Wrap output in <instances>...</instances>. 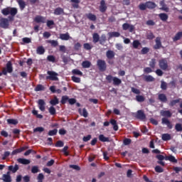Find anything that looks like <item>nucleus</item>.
Instances as JSON below:
<instances>
[{
    "mask_svg": "<svg viewBox=\"0 0 182 182\" xmlns=\"http://www.w3.org/2000/svg\"><path fill=\"white\" fill-rule=\"evenodd\" d=\"M177 103H180V99L173 100L169 102V106H171V107H173V106H176V105H177Z\"/></svg>",
    "mask_w": 182,
    "mask_h": 182,
    "instance_id": "obj_53",
    "label": "nucleus"
},
{
    "mask_svg": "<svg viewBox=\"0 0 182 182\" xmlns=\"http://www.w3.org/2000/svg\"><path fill=\"white\" fill-rule=\"evenodd\" d=\"M138 8L140 11H146L147 9L146 3H140Z\"/></svg>",
    "mask_w": 182,
    "mask_h": 182,
    "instance_id": "obj_42",
    "label": "nucleus"
},
{
    "mask_svg": "<svg viewBox=\"0 0 182 182\" xmlns=\"http://www.w3.org/2000/svg\"><path fill=\"white\" fill-rule=\"evenodd\" d=\"M7 123L8 124H14V126H16V124H18V119H8Z\"/></svg>",
    "mask_w": 182,
    "mask_h": 182,
    "instance_id": "obj_45",
    "label": "nucleus"
},
{
    "mask_svg": "<svg viewBox=\"0 0 182 182\" xmlns=\"http://www.w3.org/2000/svg\"><path fill=\"white\" fill-rule=\"evenodd\" d=\"M55 146L56 147H63V146H65V143L62 141H58Z\"/></svg>",
    "mask_w": 182,
    "mask_h": 182,
    "instance_id": "obj_64",
    "label": "nucleus"
},
{
    "mask_svg": "<svg viewBox=\"0 0 182 182\" xmlns=\"http://www.w3.org/2000/svg\"><path fill=\"white\" fill-rule=\"evenodd\" d=\"M16 1L19 5L21 11H23L24 8L26 6V3H25L23 0H16Z\"/></svg>",
    "mask_w": 182,
    "mask_h": 182,
    "instance_id": "obj_33",
    "label": "nucleus"
},
{
    "mask_svg": "<svg viewBox=\"0 0 182 182\" xmlns=\"http://www.w3.org/2000/svg\"><path fill=\"white\" fill-rule=\"evenodd\" d=\"M17 161L18 163H20V164H31V161L29 159L19 158L17 159Z\"/></svg>",
    "mask_w": 182,
    "mask_h": 182,
    "instance_id": "obj_26",
    "label": "nucleus"
},
{
    "mask_svg": "<svg viewBox=\"0 0 182 182\" xmlns=\"http://www.w3.org/2000/svg\"><path fill=\"white\" fill-rule=\"evenodd\" d=\"M34 21L36 23H45V22H46V18L42 16H36Z\"/></svg>",
    "mask_w": 182,
    "mask_h": 182,
    "instance_id": "obj_15",
    "label": "nucleus"
},
{
    "mask_svg": "<svg viewBox=\"0 0 182 182\" xmlns=\"http://www.w3.org/2000/svg\"><path fill=\"white\" fill-rule=\"evenodd\" d=\"M146 9H154L157 7V4L153 1H146Z\"/></svg>",
    "mask_w": 182,
    "mask_h": 182,
    "instance_id": "obj_22",
    "label": "nucleus"
},
{
    "mask_svg": "<svg viewBox=\"0 0 182 182\" xmlns=\"http://www.w3.org/2000/svg\"><path fill=\"white\" fill-rule=\"evenodd\" d=\"M85 16L87 17V19H89V21H92V22H95V21L97 19L96 15L92 13L85 14Z\"/></svg>",
    "mask_w": 182,
    "mask_h": 182,
    "instance_id": "obj_18",
    "label": "nucleus"
},
{
    "mask_svg": "<svg viewBox=\"0 0 182 182\" xmlns=\"http://www.w3.org/2000/svg\"><path fill=\"white\" fill-rule=\"evenodd\" d=\"M48 76L46 77V80H53V81H58L59 80V78L58 76L59 75L55 71H47Z\"/></svg>",
    "mask_w": 182,
    "mask_h": 182,
    "instance_id": "obj_4",
    "label": "nucleus"
},
{
    "mask_svg": "<svg viewBox=\"0 0 182 182\" xmlns=\"http://www.w3.org/2000/svg\"><path fill=\"white\" fill-rule=\"evenodd\" d=\"M159 5L160 6H161V8L159 9L161 11H164V12H168L170 11V9L167 7V5L164 2V0L161 1L159 2Z\"/></svg>",
    "mask_w": 182,
    "mask_h": 182,
    "instance_id": "obj_14",
    "label": "nucleus"
},
{
    "mask_svg": "<svg viewBox=\"0 0 182 182\" xmlns=\"http://www.w3.org/2000/svg\"><path fill=\"white\" fill-rule=\"evenodd\" d=\"M97 66L100 72H106V70L107 69V65L106 64V61H105V60H97Z\"/></svg>",
    "mask_w": 182,
    "mask_h": 182,
    "instance_id": "obj_5",
    "label": "nucleus"
},
{
    "mask_svg": "<svg viewBox=\"0 0 182 182\" xmlns=\"http://www.w3.org/2000/svg\"><path fill=\"white\" fill-rule=\"evenodd\" d=\"M136 119H138V120H146V114H144V112L141 109H139L136 112V114H135Z\"/></svg>",
    "mask_w": 182,
    "mask_h": 182,
    "instance_id": "obj_9",
    "label": "nucleus"
},
{
    "mask_svg": "<svg viewBox=\"0 0 182 182\" xmlns=\"http://www.w3.org/2000/svg\"><path fill=\"white\" fill-rule=\"evenodd\" d=\"M48 112L51 116H55V114H56V109H55L53 106L50 107Z\"/></svg>",
    "mask_w": 182,
    "mask_h": 182,
    "instance_id": "obj_50",
    "label": "nucleus"
},
{
    "mask_svg": "<svg viewBox=\"0 0 182 182\" xmlns=\"http://www.w3.org/2000/svg\"><path fill=\"white\" fill-rule=\"evenodd\" d=\"M18 14V9L15 7H10V12L9 14L12 16H15Z\"/></svg>",
    "mask_w": 182,
    "mask_h": 182,
    "instance_id": "obj_39",
    "label": "nucleus"
},
{
    "mask_svg": "<svg viewBox=\"0 0 182 182\" xmlns=\"http://www.w3.org/2000/svg\"><path fill=\"white\" fill-rule=\"evenodd\" d=\"M0 28L8 29L9 28V20L6 18H1L0 19Z\"/></svg>",
    "mask_w": 182,
    "mask_h": 182,
    "instance_id": "obj_8",
    "label": "nucleus"
},
{
    "mask_svg": "<svg viewBox=\"0 0 182 182\" xmlns=\"http://www.w3.org/2000/svg\"><path fill=\"white\" fill-rule=\"evenodd\" d=\"M158 99L162 103H166L167 102V97L164 94H159L158 95Z\"/></svg>",
    "mask_w": 182,
    "mask_h": 182,
    "instance_id": "obj_31",
    "label": "nucleus"
},
{
    "mask_svg": "<svg viewBox=\"0 0 182 182\" xmlns=\"http://www.w3.org/2000/svg\"><path fill=\"white\" fill-rule=\"evenodd\" d=\"M71 5L74 9H77L79 8V4H80V0H70Z\"/></svg>",
    "mask_w": 182,
    "mask_h": 182,
    "instance_id": "obj_25",
    "label": "nucleus"
},
{
    "mask_svg": "<svg viewBox=\"0 0 182 182\" xmlns=\"http://www.w3.org/2000/svg\"><path fill=\"white\" fill-rule=\"evenodd\" d=\"M73 75H76L77 76H83V73L78 69H74L72 70Z\"/></svg>",
    "mask_w": 182,
    "mask_h": 182,
    "instance_id": "obj_43",
    "label": "nucleus"
},
{
    "mask_svg": "<svg viewBox=\"0 0 182 182\" xmlns=\"http://www.w3.org/2000/svg\"><path fill=\"white\" fill-rule=\"evenodd\" d=\"M12 72H14V67H12V62L9 61L6 65V68H4L2 72H0V76H1L2 75H4V76H6L8 73H12Z\"/></svg>",
    "mask_w": 182,
    "mask_h": 182,
    "instance_id": "obj_3",
    "label": "nucleus"
},
{
    "mask_svg": "<svg viewBox=\"0 0 182 182\" xmlns=\"http://www.w3.org/2000/svg\"><path fill=\"white\" fill-rule=\"evenodd\" d=\"M110 124L113 126L114 132H117V130H119V125H117V121H116V119H112L109 122L107 121L105 122L103 124L105 127H107Z\"/></svg>",
    "mask_w": 182,
    "mask_h": 182,
    "instance_id": "obj_7",
    "label": "nucleus"
},
{
    "mask_svg": "<svg viewBox=\"0 0 182 182\" xmlns=\"http://www.w3.org/2000/svg\"><path fill=\"white\" fill-rule=\"evenodd\" d=\"M50 104L52 106H56V105H59V99H58V97H54V98L50 101Z\"/></svg>",
    "mask_w": 182,
    "mask_h": 182,
    "instance_id": "obj_38",
    "label": "nucleus"
},
{
    "mask_svg": "<svg viewBox=\"0 0 182 182\" xmlns=\"http://www.w3.org/2000/svg\"><path fill=\"white\" fill-rule=\"evenodd\" d=\"M31 173L33 174H36V173H39V167L38 166H34L31 168Z\"/></svg>",
    "mask_w": 182,
    "mask_h": 182,
    "instance_id": "obj_56",
    "label": "nucleus"
},
{
    "mask_svg": "<svg viewBox=\"0 0 182 182\" xmlns=\"http://www.w3.org/2000/svg\"><path fill=\"white\" fill-rule=\"evenodd\" d=\"M162 140H164V141H168V140H171V135H170V134H162Z\"/></svg>",
    "mask_w": 182,
    "mask_h": 182,
    "instance_id": "obj_41",
    "label": "nucleus"
},
{
    "mask_svg": "<svg viewBox=\"0 0 182 182\" xmlns=\"http://www.w3.org/2000/svg\"><path fill=\"white\" fill-rule=\"evenodd\" d=\"M82 66L84 69H88V68H90V66H92V63L88 60L83 61L82 63Z\"/></svg>",
    "mask_w": 182,
    "mask_h": 182,
    "instance_id": "obj_34",
    "label": "nucleus"
},
{
    "mask_svg": "<svg viewBox=\"0 0 182 182\" xmlns=\"http://www.w3.org/2000/svg\"><path fill=\"white\" fill-rule=\"evenodd\" d=\"M149 68H151V69H155L156 68V65H157V60H156V58H152L150 61H149Z\"/></svg>",
    "mask_w": 182,
    "mask_h": 182,
    "instance_id": "obj_32",
    "label": "nucleus"
},
{
    "mask_svg": "<svg viewBox=\"0 0 182 182\" xmlns=\"http://www.w3.org/2000/svg\"><path fill=\"white\" fill-rule=\"evenodd\" d=\"M11 7H7L5 9H3L1 10V14L4 15V16H7V15H9Z\"/></svg>",
    "mask_w": 182,
    "mask_h": 182,
    "instance_id": "obj_46",
    "label": "nucleus"
},
{
    "mask_svg": "<svg viewBox=\"0 0 182 182\" xmlns=\"http://www.w3.org/2000/svg\"><path fill=\"white\" fill-rule=\"evenodd\" d=\"M107 41L106 35L102 34L101 36H99V33H95L92 34V42L93 43H97V42L100 43V45H105V42Z\"/></svg>",
    "mask_w": 182,
    "mask_h": 182,
    "instance_id": "obj_1",
    "label": "nucleus"
},
{
    "mask_svg": "<svg viewBox=\"0 0 182 182\" xmlns=\"http://www.w3.org/2000/svg\"><path fill=\"white\" fill-rule=\"evenodd\" d=\"M140 45V41H139L138 40H134L132 43V46L134 49H138Z\"/></svg>",
    "mask_w": 182,
    "mask_h": 182,
    "instance_id": "obj_48",
    "label": "nucleus"
},
{
    "mask_svg": "<svg viewBox=\"0 0 182 182\" xmlns=\"http://www.w3.org/2000/svg\"><path fill=\"white\" fill-rule=\"evenodd\" d=\"M155 42H156V45L154 46V49H155L156 50L157 49H160V48H161L162 46L161 38L160 37H156Z\"/></svg>",
    "mask_w": 182,
    "mask_h": 182,
    "instance_id": "obj_16",
    "label": "nucleus"
},
{
    "mask_svg": "<svg viewBox=\"0 0 182 182\" xmlns=\"http://www.w3.org/2000/svg\"><path fill=\"white\" fill-rule=\"evenodd\" d=\"M9 171H12L13 173H16V171H18V170H19V166L18 164H15V166H9Z\"/></svg>",
    "mask_w": 182,
    "mask_h": 182,
    "instance_id": "obj_27",
    "label": "nucleus"
},
{
    "mask_svg": "<svg viewBox=\"0 0 182 182\" xmlns=\"http://www.w3.org/2000/svg\"><path fill=\"white\" fill-rule=\"evenodd\" d=\"M161 89H162V90H167V82L161 81Z\"/></svg>",
    "mask_w": 182,
    "mask_h": 182,
    "instance_id": "obj_57",
    "label": "nucleus"
},
{
    "mask_svg": "<svg viewBox=\"0 0 182 182\" xmlns=\"http://www.w3.org/2000/svg\"><path fill=\"white\" fill-rule=\"evenodd\" d=\"M46 50H45V48H43V46H40L37 48L36 49V53L37 55H43V53H45Z\"/></svg>",
    "mask_w": 182,
    "mask_h": 182,
    "instance_id": "obj_30",
    "label": "nucleus"
},
{
    "mask_svg": "<svg viewBox=\"0 0 182 182\" xmlns=\"http://www.w3.org/2000/svg\"><path fill=\"white\" fill-rule=\"evenodd\" d=\"M47 43H50L51 46H53V48H56V46L59 45L58 41L55 40H48L47 41Z\"/></svg>",
    "mask_w": 182,
    "mask_h": 182,
    "instance_id": "obj_40",
    "label": "nucleus"
},
{
    "mask_svg": "<svg viewBox=\"0 0 182 182\" xmlns=\"http://www.w3.org/2000/svg\"><path fill=\"white\" fill-rule=\"evenodd\" d=\"M100 11L102 14H105L107 11V6H106V1L105 0H101L100 1Z\"/></svg>",
    "mask_w": 182,
    "mask_h": 182,
    "instance_id": "obj_12",
    "label": "nucleus"
},
{
    "mask_svg": "<svg viewBox=\"0 0 182 182\" xmlns=\"http://www.w3.org/2000/svg\"><path fill=\"white\" fill-rule=\"evenodd\" d=\"M47 60H48V62H52L53 63H55L56 58H55L53 55H48Z\"/></svg>",
    "mask_w": 182,
    "mask_h": 182,
    "instance_id": "obj_62",
    "label": "nucleus"
},
{
    "mask_svg": "<svg viewBox=\"0 0 182 182\" xmlns=\"http://www.w3.org/2000/svg\"><path fill=\"white\" fill-rule=\"evenodd\" d=\"M32 113L34 116H36L37 117V119H43V115H42L41 114H38V110L33 109L32 111Z\"/></svg>",
    "mask_w": 182,
    "mask_h": 182,
    "instance_id": "obj_49",
    "label": "nucleus"
},
{
    "mask_svg": "<svg viewBox=\"0 0 182 182\" xmlns=\"http://www.w3.org/2000/svg\"><path fill=\"white\" fill-rule=\"evenodd\" d=\"M155 171L156 173H163L164 171V169H163V168H161V166H156L155 167Z\"/></svg>",
    "mask_w": 182,
    "mask_h": 182,
    "instance_id": "obj_63",
    "label": "nucleus"
},
{
    "mask_svg": "<svg viewBox=\"0 0 182 182\" xmlns=\"http://www.w3.org/2000/svg\"><path fill=\"white\" fill-rule=\"evenodd\" d=\"M27 149H28V146H23L20 149H15L11 152V156H15L18 153H22V151H25V150H26Z\"/></svg>",
    "mask_w": 182,
    "mask_h": 182,
    "instance_id": "obj_20",
    "label": "nucleus"
},
{
    "mask_svg": "<svg viewBox=\"0 0 182 182\" xmlns=\"http://www.w3.org/2000/svg\"><path fill=\"white\" fill-rule=\"evenodd\" d=\"M38 104L39 109L41 112H45V109H46L45 106H46V102H45L43 100H38Z\"/></svg>",
    "mask_w": 182,
    "mask_h": 182,
    "instance_id": "obj_13",
    "label": "nucleus"
},
{
    "mask_svg": "<svg viewBox=\"0 0 182 182\" xmlns=\"http://www.w3.org/2000/svg\"><path fill=\"white\" fill-rule=\"evenodd\" d=\"M131 91L132 93H134V95H140V90L135 88L134 87H131Z\"/></svg>",
    "mask_w": 182,
    "mask_h": 182,
    "instance_id": "obj_58",
    "label": "nucleus"
},
{
    "mask_svg": "<svg viewBox=\"0 0 182 182\" xmlns=\"http://www.w3.org/2000/svg\"><path fill=\"white\" fill-rule=\"evenodd\" d=\"M159 18L161 21H163V22H166L167 19H168V15L166 13H161L159 14Z\"/></svg>",
    "mask_w": 182,
    "mask_h": 182,
    "instance_id": "obj_28",
    "label": "nucleus"
},
{
    "mask_svg": "<svg viewBox=\"0 0 182 182\" xmlns=\"http://www.w3.org/2000/svg\"><path fill=\"white\" fill-rule=\"evenodd\" d=\"M70 38V35H69V33L60 34V39H61V41H69Z\"/></svg>",
    "mask_w": 182,
    "mask_h": 182,
    "instance_id": "obj_23",
    "label": "nucleus"
},
{
    "mask_svg": "<svg viewBox=\"0 0 182 182\" xmlns=\"http://www.w3.org/2000/svg\"><path fill=\"white\" fill-rule=\"evenodd\" d=\"M71 80L75 83H80V77H76V76H72Z\"/></svg>",
    "mask_w": 182,
    "mask_h": 182,
    "instance_id": "obj_60",
    "label": "nucleus"
},
{
    "mask_svg": "<svg viewBox=\"0 0 182 182\" xmlns=\"http://www.w3.org/2000/svg\"><path fill=\"white\" fill-rule=\"evenodd\" d=\"M161 114L164 117H171V116H173V114L171 113V112H170V110H161Z\"/></svg>",
    "mask_w": 182,
    "mask_h": 182,
    "instance_id": "obj_24",
    "label": "nucleus"
},
{
    "mask_svg": "<svg viewBox=\"0 0 182 182\" xmlns=\"http://www.w3.org/2000/svg\"><path fill=\"white\" fill-rule=\"evenodd\" d=\"M99 140L100 141H102V143H105L106 141L107 142L110 141V140L109 139V137H106L103 134L99 135Z\"/></svg>",
    "mask_w": 182,
    "mask_h": 182,
    "instance_id": "obj_35",
    "label": "nucleus"
},
{
    "mask_svg": "<svg viewBox=\"0 0 182 182\" xmlns=\"http://www.w3.org/2000/svg\"><path fill=\"white\" fill-rule=\"evenodd\" d=\"M83 48L85 49V50H90L93 46H92L89 43H85L83 44Z\"/></svg>",
    "mask_w": 182,
    "mask_h": 182,
    "instance_id": "obj_52",
    "label": "nucleus"
},
{
    "mask_svg": "<svg viewBox=\"0 0 182 182\" xmlns=\"http://www.w3.org/2000/svg\"><path fill=\"white\" fill-rule=\"evenodd\" d=\"M161 124H166L168 127V129H173V124H171V122L168 120L167 118L164 117L161 119Z\"/></svg>",
    "mask_w": 182,
    "mask_h": 182,
    "instance_id": "obj_11",
    "label": "nucleus"
},
{
    "mask_svg": "<svg viewBox=\"0 0 182 182\" xmlns=\"http://www.w3.org/2000/svg\"><path fill=\"white\" fill-rule=\"evenodd\" d=\"M116 53H114V51L112 50H109L106 52V56L108 59V60H112V59L114 58Z\"/></svg>",
    "mask_w": 182,
    "mask_h": 182,
    "instance_id": "obj_17",
    "label": "nucleus"
},
{
    "mask_svg": "<svg viewBox=\"0 0 182 182\" xmlns=\"http://www.w3.org/2000/svg\"><path fill=\"white\" fill-rule=\"evenodd\" d=\"M159 66L161 70H168V61L167 58H161L159 60Z\"/></svg>",
    "mask_w": 182,
    "mask_h": 182,
    "instance_id": "obj_6",
    "label": "nucleus"
},
{
    "mask_svg": "<svg viewBox=\"0 0 182 182\" xmlns=\"http://www.w3.org/2000/svg\"><path fill=\"white\" fill-rule=\"evenodd\" d=\"M44 178L45 176H43V173H39L37 177L38 182H43Z\"/></svg>",
    "mask_w": 182,
    "mask_h": 182,
    "instance_id": "obj_61",
    "label": "nucleus"
},
{
    "mask_svg": "<svg viewBox=\"0 0 182 182\" xmlns=\"http://www.w3.org/2000/svg\"><path fill=\"white\" fill-rule=\"evenodd\" d=\"M33 132L34 133H36V132H39V133H42V132H45V128L42 127H38L36 128H35L33 129Z\"/></svg>",
    "mask_w": 182,
    "mask_h": 182,
    "instance_id": "obj_54",
    "label": "nucleus"
},
{
    "mask_svg": "<svg viewBox=\"0 0 182 182\" xmlns=\"http://www.w3.org/2000/svg\"><path fill=\"white\" fill-rule=\"evenodd\" d=\"M122 29H123V31H127V30H129V32L132 33V32L134 31L135 27H134V25L129 24L128 23H124L122 25Z\"/></svg>",
    "mask_w": 182,
    "mask_h": 182,
    "instance_id": "obj_10",
    "label": "nucleus"
},
{
    "mask_svg": "<svg viewBox=\"0 0 182 182\" xmlns=\"http://www.w3.org/2000/svg\"><path fill=\"white\" fill-rule=\"evenodd\" d=\"M68 101L69 102V97H68V96H66V95H64V96H63L62 98H61L60 103H61V105H65V103H66Z\"/></svg>",
    "mask_w": 182,
    "mask_h": 182,
    "instance_id": "obj_51",
    "label": "nucleus"
},
{
    "mask_svg": "<svg viewBox=\"0 0 182 182\" xmlns=\"http://www.w3.org/2000/svg\"><path fill=\"white\" fill-rule=\"evenodd\" d=\"M48 134V136H56V134H58V129H54L53 130H50Z\"/></svg>",
    "mask_w": 182,
    "mask_h": 182,
    "instance_id": "obj_55",
    "label": "nucleus"
},
{
    "mask_svg": "<svg viewBox=\"0 0 182 182\" xmlns=\"http://www.w3.org/2000/svg\"><path fill=\"white\" fill-rule=\"evenodd\" d=\"M106 80L108 81V83H113L114 86H120L122 85V80L117 77H113L112 75L106 76Z\"/></svg>",
    "mask_w": 182,
    "mask_h": 182,
    "instance_id": "obj_2",
    "label": "nucleus"
},
{
    "mask_svg": "<svg viewBox=\"0 0 182 182\" xmlns=\"http://www.w3.org/2000/svg\"><path fill=\"white\" fill-rule=\"evenodd\" d=\"M42 90H45V86L41 84L37 85L36 87H35L36 92H41Z\"/></svg>",
    "mask_w": 182,
    "mask_h": 182,
    "instance_id": "obj_47",
    "label": "nucleus"
},
{
    "mask_svg": "<svg viewBox=\"0 0 182 182\" xmlns=\"http://www.w3.org/2000/svg\"><path fill=\"white\" fill-rule=\"evenodd\" d=\"M175 130H176V132H182V125L180 123H177L175 125Z\"/></svg>",
    "mask_w": 182,
    "mask_h": 182,
    "instance_id": "obj_59",
    "label": "nucleus"
},
{
    "mask_svg": "<svg viewBox=\"0 0 182 182\" xmlns=\"http://www.w3.org/2000/svg\"><path fill=\"white\" fill-rule=\"evenodd\" d=\"M182 38V31L178 32L174 37H173V42H177V41H180Z\"/></svg>",
    "mask_w": 182,
    "mask_h": 182,
    "instance_id": "obj_29",
    "label": "nucleus"
},
{
    "mask_svg": "<svg viewBox=\"0 0 182 182\" xmlns=\"http://www.w3.org/2000/svg\"><path fill=\"white\" fill-rule=\"evenodd\" d=\"M145 82H154L156 79L151 75H145L144 77Z\"/></svg>",
    "mask_w": 182,
    "mask_h": 182,
    "instance_id": "obj_36",
    "label": "nucleus"
},
{
    "mask_svg": "<svg viewBox=\"0 0 182 182\" xmlns=\"http://www.w3.org/2000/svg\"><path fill=\"white\" fill-rule=\"evenodd\" d=\"M2 180L4 182H12V178L11 177V173L7 172L6 174H3Z\"/></svg>",
    "mask_w": 182,
    "mask_h": 182,
    "instance_id": "obj_19",
    "label": "nucleus"
},
{
    "mask_svg": "<svg viewBox=\"0 0 182 182\" xmlns=\"http://www.w3.org/2000/svg\"><path fill=\"white\" fill-rule=\"evenodd\" d=\"M54 15H65V10H63V9H62L61 7H58L56 9H55L54 12H53Z\"/></svg>",
    "mask_w": 182,
    "mask_h": 182,
    "instance_id": "obj_21",
    "label": "nucleus"
},
{
    "mask_svg": "<svg viewBox=\"0 0 182 182\" xmlns=\"http://www.w3.org/2000/svg\"><path fill=\"white\" fill-rule=\"evenodd\" d=\"M136 102L141 103V102H144V100H146V98H144V96H143V95H138L136 96Z\"/></svg>",
    "mask_w": 182,
    "mask_h": 182,
    "instance_id": "obj_44",
    "label": "nucleus"
},
{
    "mask_svg": "<svg viewBox=\"0 0 182 182\" xmlns=\"http://www.w3.org/2000/svg\"><path fill=\"white\" fill-rule=\"evenodd\" d=\"M109 38H119L120 36V33L117 31H113L108 33Z\"/></svg>",
    "mask_w": 182,
    "mask_h": 182,
    "instance_id": "obj_37",
    "label": "nucleus"
}]
</instances>
